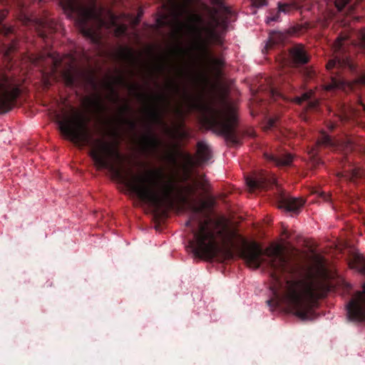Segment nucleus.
<instances>
[{"label": "nucleus", "instance_id": "1", "mask_svg": "<svg viewBox=\"0 0 365 365\" xmlns=\"http://www.w3.org/2000/svg\"><path fill=\"white\" fill-rule=\"evenodd\" d=\"M185 190L187 195L179 193L178 197L182 203L187 205L192 212L190 220L185 223L193 234V239L189 240L187 250L196 258L212 260L221 252L217 237L220 238L225 246L232 247L234 246L233 240H239L242 244L241 257L250 267L258 269L265 262L263 255L269 258L267 264L272 280L270 289L273 297L268 299L267 304L270 309L272 310L284 304L302 320L309 319L318 299L324 298L329 291L325 283L321 281L302 283L295 280L282 279V276L286 273H292L294 268L280 246L269 247L264 251L257 242L248 243L236 231L219 229L217 224L212 226L210 220H203L199 215L205 208V202L197 205V200L193 198L196 189L188 186Z\"/></svg>", "mask_w": 365, "mask_h": 365}, {"label": "nucleus", "instance_id": "2", "mask_svg": "<svg viewBox=\"0 0 365 365\" xmlns=\"http://www.w3.org/2000/svg\"><path fill=\"white\" fill-rule=\"evenodd\" d=\"M61 132L78 146L92 148L90 155L98 168L110 170L141 201L160 208H172L175 202L176 186L172 180H162L161 170L130 175L119 165L123 157L117 147L102 139L93 140L83 116L76 114L73 120H59Z\"/></svg>", "mask_w": 365, "mask_h": 365}, {"label": "nucleus", "instance_id": "3", "mask_svg": "<svg viewBox=\"0 0 365 365\" xmlns=\"http://www.w3.org/2000/svg\"><path fill=\"white\" fill-rule=\"evenodd\" d=\"M212 7L200 0H165L163 6L173 17L180 21L184 17H188L190 24L189 29L193 32L198 41L199 46L204 51H207L204 41L202 36V26L205 24L203 17L195 13L194 9L200 6L206 12L208 22L207 26L215 30L220 24V15H229L231 13L230 8L227 6L223 0H209Z\"/></svg>", "mask_w": 365, "mask_h": 365}, {"label": "nucleus", "instance_id": "4", "mask_svg": "<svg viewBox=\"0 0 365 365\" xmlns=\"http://www.w3.org/2000/svg\"><path fill=\"white\" fill-rule=\"evenodd\" d=\"M183 96L193 108L203 110L205 123L210 128L223 135L227 142L232 145L240 144V138L236 132L237 119L232 108L225 96L219 98V108L202 104L184 89Z\"/></svg>", "mask_w": 365, "mask_h": 365}, {"label": "nucleus", "instance_id": "5", "mask_svg": "<svg viewBox=\"0 0 365 365\" xmlns=\"http://www.w3.org/2000/svg\"><path fill=\"white\" fill-rule=\"evenodd\" d=\"M39 3L44 0H38ZM60 5L70 17H73L81 34L94 43L101 40L100 29L105 25L103 9L94 0H60Z\"/></svg>", "mask_w": 365, "mask_h": 365}, {"label": "nucleus", "instance_id": "6", "mask_svg": "<svg viewBox=\"0 0 365 365\" xmlns=\"http://www.w3.org/2000/svg\"><path fill=\"white\" fill-rule=\"evenodd\" d=\"M345 37L339 36L334 43L335 56L326 65L330 74V82L326 86V89H341L344 91L352 89L353 83L346 80L344 72L357 73V66L352 61L349 56L344 53Z\"/></svg>", "mask_w": 365, "mask_h": 365}, {"label": "nucleus", "instance_id": "7", "mask_svg": "<svg viewBox=\"0 0 365 365\" xmlns=\"http://www.w3.org/2000/svg\"><path fill=\"white\" fill-rule=\"evenodd\" d=\"M247 186L252 190H268L275 186L278 191L277 200L281 208H284L289 212H295L299 210L304 204L302 198L287 196L284 192L280 191L274 177H269L265 173L248 178L246 180Z\"/></svg>", "mask_w": 365, "mask_h": 365}, {"label": "nucleus", "instance_id": "8", "mask_svg": "<svg viewBox=\"0 0 365 365\" xmlns=\"http://www.w3.org/2000/svg\"><path fill=\"white\" fill-rule=\"evenodd\" d=\"M19 86L11 76L0 73V113L10 111L21 94Z\"/></svg>", "mask_w": 365, "mask_h": 365}, {"label": "nucleus", "instance_id": "9", "mask_svg": "<svg viewBox=\"0 0 365 365\" xmlns=\"http://www.w3.org/2000/svg\"><path fill=\"white\" fill-rule=\"evenodd\" d=\"M8 14L6 9L0 11V34L4 36L6 39L2 42L1 49L4 53V56L9 60H11V55L17 48V41L14 34V30L12 26H7L2 24V22L6 19Z\"/></svg>", "mask_w": 365, "mask_h": 365}, {"label": "nucleus", "instance_id": "10", "mask_svg": "<svg viewBox=\"0 0 365 365\" xmlns=\"http://www.w3.org/2000/svg\"><path fill=\"white\" fill-rule=\"evenodd\" d=\"M346 309L350 320L359 322L365 321V283L363 284V290L356 292L349 302Z\"/></svg>", "mask_w": 365, "mask_h": 365}, {"label": "nucleus", "instance_id": "11", "mask_svg": "<svg viewBox=\"0 0 365 365\" xmlns=\"http://www.w3.org/2000/svg\"><path fill=\"white\" fill-rule=\"evenodd\" d=\"M169 104V98L165 94L160 93L154 96V102L147 110L148 115L153 123H163V113L160 106L167 107Z\"/></svg>", "mask_w": 365, "mask_h": 365}, {"label": "nucleus", "instance_id": "12", "mask_svg": "<svg viewBox=\"0 0 365 365\" xmlns=\"http://www.w3.org/2000/svg\"><path fill=\"white\" fill-rule=\"evenodd\" d=\"M291 60L296 66L307 64L309 61V56L302 45H296L289 49Z\"/></svg>", "mask_w": 365, "mask_h": 365}, {"label": "nucleus", "instance_id": "13", "mask_svg": "<svg viewBox=\"0 0 365 365\" xmlns=\"http://www.w3.org/2000/svg\"><path fill=\"white\" fill-rule=\"evenodd\" d=\"M68 57L69 58L68 67L61 72V76L67 86H73L77 80V73L73 66L76 59L71 55H68Z\"/></svg>", "mask_w": 365, "mask_h": 365}, {"label": "nucleus", "instance_id": "14", "mask_svg": "<svg viewBox=\"0 0 365 365\" xmlns=\"http://www.w3.org/2000/svg\"><path fill=\"white\" fill-rule=\"evenodd\" d=\"M265 158L277 166H289L293 160L292 155L289 153H280L277 155L265 154Z\"/></svg>", "mask_w": 365, "mask_h": 365}, {"label": "nucleus", "instance_id": "15", "mask_svg": "<svg viewBox=\"0 0 365 365\" xmlns=\"http://www.w3.org/2000/svg\"><path fill=\"white\" fill-rule=\"evenodd\" d=\"M119 60L130 66H133L136 62V57L133 50L129 47H121L118 51Z\"/></svg>", "mask_w": 365, "mask_h": 365}, {"label": "nucleus", "instance_id": "16", "mask_svg": "<svg viewBox=\"0 0 365 365\" xmlns=\"http://www.w3.org/2000/svg\"><path fill=\"white\" fill-rule=\"evenodd\" d=\"M365 173L360 168L355 165H349V168L346 169L344 173H339V177H344L350 181H355L357 179L363 178Z\"/></svg>", "mask_w": 365, "mask_h": 365}, {"label": "nucleus", "instance_id": "17", "mask_svg": "<svg viewBox=\"0 0 365 365\" xmlns=\"http://www.w3.org/2000/svg\"><path fill=\"white\" fill-rule=\"evenodd\" d=\"M197 153L200 163H205L211 158V152L208 145L202 141H200L197 144Z\"/></svg>", "mask_w": 365, "mask_h": 365}, {"label": "nucleus", "instance_id": "18", "mask_svg": "<svg viewBox=\"0 0 365 365\" xmlns=\"http://www.w3.org/2000/svg\"><path fill=\"white\" fill-rule=\"evenodd\" d=\"M160 143L158 138L151 133L143 137V147L145 150L155 151Z\"/></svg>", "mask_w": 365, "mask_h": 365}, {"label": "nucleus", "instance_id": "19", "mask_svg": "<svg viewBox=\"0 0 365 365\" xmlns=\"http://www.w3.org/2000/svg\"><path fill=\"white\" fill-rule=\"evenodd\" d=\"M319 146H324L327 148H334L335 144L331 138L325 132H322L317 140Z\"/></svg>", "mask_w": 365, "mask_h": 365}, {"label": "nucleus", "instance_id": "20", "mask_svg": "<svg viewBox=\"0 0 365 365\" xmlns=\"http://www.w3.org/2000/svg\"><path fill=\"white\" fill-rule=\"evenodd\" d=\"M89 102L91 106H93L98 113H103L106 109L101 98L99 96H97L93 99H90Z\"/></svg>", "mask_w": 365, "mask_h": 365}, {"label": "nucleus", "instance_id": "21", "mask_svg": "<svg viewBox=\"0 0 365 365\" xmlns=\"http://www.w3.org/2000/svg\"><path fill=\"white\" fill-rule=\"evenodd\" d=\"M130 111H131L130 107L128 104L124 105L120 109V117L124 123L129 125L132 128H135V123L131 120H129V119L125 118V115L128 113H130Z\"/></svg>", "mask_w": 365, "mask_h": 365}, {"label": "nucleus", "instance_id": "22", "mask_svg": "<svg viewBox=\"0 0 365 365\" xmlns=\"http://www.w3.org/2000/svg\"><path fill=\"white\" fill-rule=\"evenodd\" d=\"M48 56L52 61L53 70L56 71L63 63V58L58 53H49Z\"/></svg>", "mask_w": 365, "mask_h": 365}, {"label": "nucleus", "instance_id": "23", "mask_svg": "<svg viewBox=\"0 0 365 365\" xmlns=\"http://www.w3.org/2000/svg\"><path fill=\"white\" fill-rule=\"evenodd\" d=\"M357 36L360 47L365 49V29L360 30Z\"/></svg>", "mask_w": 365, "mask_h": 365}, {"label": "nucleus", "instance_id": "24", "mask_svg": "<svg viewBox=\"0 0 365 365\" xmlns=\"http://www.w3.org/2000/svg\"><path fill=\"white\" fill-rule=\"evenodd\" d=\"M349 0H334L335 6L339 11H342Z\"/></svg>", "mask_w": 365, "mask_h": 365}, {"label": "nucleus", "instance_id": "25", "mask_svg": "<svg viewBox=\"0 0 365 365\" xmlns=\"http://www.w3.org/2000/svg\"><path fill=\"white\" fill-rule=\"evenodd\" d=\"M310 98V95L309 93H304L300 97L294 98V102L297 104H302L304 101H308Z\"/></svg>", "mask_w": 365, "mask_h": 365}, {"label": "nucleus", "instance_id": "26", "mask_svg": "<svg viewBox=\"0 0 365 365\" xmlns=\"http://www.w3.org/2000/svg\"><path fill=\"white\" fill-rule=\"evenodd\" d=\"M354 83L365 86V73L358 75L355 79Z\"/></svg>", "mask_w": 365, "mask_h": 365}, {"label": "nucleus", "instance_id": "27", "mask_svg": "<svg viewBox=\"0 0 365 365\" xmlns=\"http://www.w3.org/2000/svg\"><path fill=\"white\" fill-rule=\"evenodd\" d=\"M277 43H278V41L275 39V36H270L266 44V48L271 49Z\"/></svg>", "mask_w": 365, "mask_h": 365}, {"label": "nucleus", "instance_id": "28", "mask_svg": "<svg viewBox=\"0 0 365 365\" xmlns=\"http://www.w3.org/2000/svg\"><path fill=\"white\" fill-rule=\"evenodd\" d=\"M181 156L187 164H192L193 158L189 153H180Z\"/></svg>", "mask_w": 365, "mask_h": 365}, {"label": "nucleus", "instance_id": "29", "mask_svg": "<svg viewBox=\"0 0 365 365\" xmlns=\"http://www.w3.org/2000/svg\"><path fill=\"white\" fill-rule=\"evenodd\" d=\"M252 5L255 7L259 8L263 6H266L267 2V0H252Z\"/></svg>", "mask_w": 365, "mask_h": 365}, {"label": "nucleus", "instance_id": "30", "mask_svg": "<svg viewBox=\"0 0 365 365\" xmlns=\"http://www.w3.org/2000/svg\"><path fill=\"white\" fill-rule=\"evenodd\" d=\"M177 135L181 139L187 138L189 135L188 133L183 129H178L176 131Z\"/></svg>", "mask_w": 365, "mask_h": 365}, {"label": "nucleus", "instance_id": "31", "mask_svg": "<svg viewBox=\"0 0 365 365\" xmlns=\"http://www.w3.org/2000/svg\"><path fill=\"white\" fill-rule=\"evenodd\" d=\"M359 272L362 274H365V259H360L359 262Z\"/></svg>", "mask_w": 365, "mask_h": 365}, {"label": "nucleus", "instance_id": "32", "mask_svg": "<svg viewBox=\"0 0 365 365\" xmlns=\"http://www.w3.org/2000/svg\"><path fill=\"white\" fill-rule=\"evenodd\" d=\"M304 75L307 78H312L314 76V71L309 68H305Z\"/></svg>", "mask_w": 365, "mask_h": 365}, {"label": "nucleus", "instance_id": "33", "mask_svg": "<svg viewBox=\"0 0 365 365\" xmlns=\"http://www.w3.org/2000/svg\"><path fill=\"white\" fill-rule=\"evenodd\" d=\"M269 94L274 100L281 96V94L273 88H270Z\"/></svg>", "mask_w": 365, "mask_h": 365}, {"label": "nucleus", "instance_id": "34", "mask_svg": "<svg viewBox=\"0 0 365 365\" xmlns=\"http://www.w3.org/2000/svg\"><path fill=\"white\" fill-rule=\"evenodd\" d=\"M223 255H225V257L227 259H232L233 257V253L230 248H227L224 251Z\"/></svg>", "mask_w": 365, "mask_h": 365}, {"label": "nucleus", "instance_id": "35", "mask_svg": "<svg viewBox=\"0 0 365 365\" xmlns=\"http://www.w3.org/2000/svg\"><path fill=\"white\" fill-rule=\"evenodd\" d=\"M349 115L346 113L345 111H343L339 115V118L341 122L347 121L349 120Z\"/></svg>", "mask_w": 365, "mask_h": 365}, {"label": "nucleus", "instance_id": "36", "mask_svg": "<svg viewBox=\"0 0 365 365\" xmlns=\"http://www.w3.org/2000/svg\"><path fill=\"white\" fill-rule=\"evenodd\" d=\"M337 125H338L336 123L329 121L327 126L330 131H333L337 127Z\"/></svg>", "mask_w": 365, "mask_h": 365}, {"label": "nucleus", "instance_id": "37", "mask_svg": "<svg viewBox=\"0 0 365 365\" xmlns=\"http://www.w3.org/2000/svg\"><path fill=\"white\" fill-rule=\"evenodd\" d=\"M170 86L176 93H179L180 87L177 83H175V82H171Z\"/></svg>", "mask_w": 365, "mask_h": 365}, {"label": "nucleus", "instance_id": "38", "mask_svg": "<svg viewBox=\"0 0 365 365\" xmlns=\"http://www.w3.org/2000/svg\"><path fill=\"white\" fill-rule=\"evenodd\" d=\"M275 124H276V120L275 119H273V118L269 119V120L267 122V125H268L269 128H272L274 127Z\"/></svg>", "mask_w": 365, "mask_h": 365}, {"label": "nucleus", "instance_id": "39", "mask_svg": "<svg viewBox=\"0 0 365 365\" xmlns=\"http://www.w3.org/2000/svg\"><path fill=\"white\" fill-rule=\"evenodd\" d=\"M288 7V6L287 5H284V4H279V12H286L287 11V8Z\"/></svg>", "mask_w": 365, "mask_h": 365}, {"label": "nucleus", "instance_id": "40", "mask_svg": "<svg viewBox=\"0 0 365 365\" xmlns=\"http://www.w3.org/2000/svg\"><path fill=\"white\" fill-rule=\"evenodd\" d=\"M278 18H279V14H277L272 17L268 18V21H277L278 20Z\"/></svg>", "mask_w": 365, "mask_h": 365}, {"label": "nucleus", "instance_id": "41", "mask_svg": "<svg viewBox=\"0 0 365 365\" xmlns=\"http://www.w3.org/2000/svg\"><path fill=\"white\" fill-rule=\"evenodd\" d=\"M111 91L115 96V98H114V101L115 102H117L118 101V96H117V94L115 93V91H114V89L113 88H111Z\"/></svg>", "mask_w": 365, "mask_h": 365}, {"label": "nucleus", "instance_id": "42", "mask_svg": "<svg viewBox=\"0 0 365 365\" xmlns=\"http://www.w3.org/2000/svg\"><path fill=\"white\" fill-rule=\"evenodd\" d=\"M130 88L133 90V91H137L140 88L137 85H133L130 86Z\"/></svg>", "mask_w": 365, "mask_h": 365}, {"label": "nucleus", "instance_id": "43", "mask_svg": "<svg viewBox=\"0 0 365 365\" xmlns=\"http://www.w3.org/2000/svg\"><path fill=\"white\" fill-rule=\"evenodd\" d=\"M138 96L142 99H145L147 98V96L145 94L140 93H138Z\"/></svg>", "mask_w": 365, "mask_h": 365}, {"label": "nucleus", "instance_id": "44", "mask_svg": "<svg viewBox=\"0 0 365 365\" xmlns=\"http://www.w3.org/2000/svg\"><path fill=\"white\" fill-rule=\"evenodd\" d=\"M49 26H50V28H49L50 32H53L56 30V29L53 27V22L51 23V25Z\"/></svg>", "mask_w": 365, "mask_h": 365}, {"label": "nucleus", "instance_id": "45", "mask_svg": "<svg viewBox=\"0 0 365 365\" xmlns=\"http://www.w3.org/2000/svg\"><path fill=\"white\" fill-rule=\"evenodd\" d=\"M215 62L218 65V66H222V61L221 59H216L215 60Z\"/></svg>", "mask_w": 365, "mask_h": 365}, {"label": "nucleus", "instance_id": "46", "mask_svg": "<svg viewBox=\"0 0 365 365\" xmlns=\"http://www.w3.org/2000/svg\"><path fill=\"white\" fill-rule=\"evenodd\" d=\"M309 104H310V106L312 108L316 106V103L314 102H309Z\"/></svg>", "mask_w": 365, "mask_h": 365}, {"label": "nucleus", "instance_id": "47", "mask_svg": "<svg viewBox=\"0 0 365 365\" xmlns=\"http://www.w3.org/2000/svg\"><path fill=\"white\" fill-rule=\"evenodd\" d=\"M41 36L43 38H46V37H47V34H45L43 31H42V32L41 33Z\"/></svg>", "mask_w": 365, "mask_h": 365}, {"label": "nucleus", "instance_id": "48", "mask_svg": "<svg viewBox=\"0 0 365 365\" xmlns=\"http://www.w3.org/2000/svg\"><path fill=\"white\" fill-rule=\"evenodd\" d=\"M158 24H160V25H163L164 24V21L162 20V19H159L158 20Z\"/></svg>", "mask_w": 365, "mask_h": 365}, {"label": "nucleus", "instance_id": "49", "mask_svg": "<svg viewBox=\"0 0 365 365\" xmlns=\"http://www.w3.org/2000/svg\"><path fill=\"white\" fill-rule=\"evenodd\" d=\"M43 28H45V27H46V24H48V22H43Z\"/></svg>", "mask_w": 365, "mask_h": 365}, {"label": "nucleus", "instance_id": "50", "mask_svg": "<svg viewBox=\"0 0 365 365\" xmlns=\"http://www.w3.org/2000/svg\"><path fill=\"white\" fill-rule=\"evenodd\" d=\"M172 160L175 163V158L174 156H172Z\"/></svg>", "mask_w": 365, "mask_h": 365}, {"label": "nucleus", "instance_id": "51", "mask_svg": "<svg viewBox=\"0 0 365 365\" xmlns=\"http://www.w3.org/2000/svg\"><path fill=\"white\" fill-rule=\"evenodd\" d=\"M361 106L363 107L364 110H365V105L364 103H361Z\"/></svg>", "mask_w": 365, "mask_h": 365}]
</instances>
